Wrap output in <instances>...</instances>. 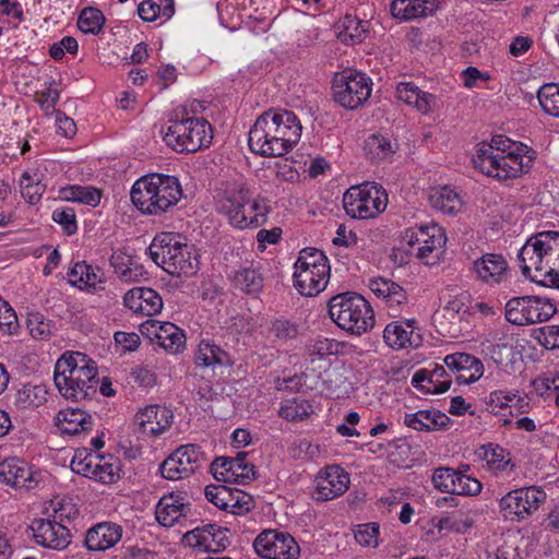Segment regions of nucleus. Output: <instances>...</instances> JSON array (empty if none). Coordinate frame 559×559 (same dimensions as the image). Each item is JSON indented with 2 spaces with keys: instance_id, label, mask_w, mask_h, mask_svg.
I'll list each match as a JSON object with an SVG mask.
<instances>
[{
  "instance_id": "obj_5",
  "label": "nucleus",
  "mask_w": 559,
  "mask_h": 559,
  "mask_svg": "<svg viewBox=\"0 0 559 559\" xmlns=\"http://www.w3.org/2000/svg\"><path fill=\"white\" fill-rule=\"evenodd\" d=\"M218 211L228 218L230 225L245 229L265 224L271 206L265 198H251L249 189L239 186L224 192L218 202Z\"/></svg>"
},
{
  "instance_id": "obj_7",
  "label": "nucleus",
  "mask_w": 559,
  "mask_h": 559,
  "mask_svg": "<svg viewBox=\"0 0 559 559\" xmlns=\"http://www.w3.org/2000/svg\"><path fill=\"white\" fill-rule=\"evenodd\" d=\"M294 269L293 283L300 295L312 297L325 289L331 267L322 251L313 248L302 249Z\"/></svg>"
},
{
  "instance_id": "obj_34",
  "label": "nucleus",
  "mask_w": 559,
  "mask_h": 559,
  "mask_svg": "<svg viewBox=\"0 0 559 559\" xmlns=\"http://www.w3.org/2000/svg\"><path fill=\"white\" fill-rule=\"evenodd\" d=\"M429 203L435 210L450 215L461 211L463 204L459 193L449 186L432 188Z\"/></svg>"
},
{
  "instance_id": "obj_27",
  "label": "nucleus",
  "mask_w": 559,
  "mask_h": 559,
  "mask_svg": "<svg viewBox=\"0 0 559 559\" xmlns=\"http://www.w3.org/2000/svg\"><path fill=\"white\" fill-rule=\"evenodd\" d=\"M450 417L439 409H420L405 414L404 425L417 431H438L448 428Z\"/></svg>"
},
{
  "instance_id": "obj_48",
  "label": "nucleus",
  "mask_w": 559,
  "mask_h": 559,
  "mask_svg": "<svg viewBox=\"0 0 559 559\" xmlns=\"http://www.w3.org/2000/svg\"><path fill=\"white\" fill-rule=\"evenodd\" d=\"M537 98L545 114L559 118V83L544 84L537 92Z\"/></svg>"
},
{
  "instance_id": "obj_15",
  "label": "nucleus",
  "mask_w": 559,
  "mask_h": 559,
  "mask_svg": "<svg viewBox=\"0 0 559 559\" xmlns=\"http://www.w3.org/2000/svg\"><path fill=\"white\" fill-rule=\"evenodd\" d=\"M255 554L264 559H297L300 548L295 538L284 532L265 530L260 533L254 542Z\"/></svg>"
},
{
  "instance_id": "obj_12",
  "label": "nucleus",
  "mask_w": 559,
  "mask_h": 559,
  "mask_svg": "<svg viewBox=\"0 0 559 559\" xmlns=\"http://www.w3.org/2000/svg\"><path fill=\"white\" fill-rule=\"evenodd\" d=\"M371 80L364 73L347 70L337 74L333 81V96L336 103L346 109H357L370 97Z\"/></svg>"
},
{
  "instance_id": "obj_26",
  "label": "nucleus",
  "mask_w": 559,
  "mask_h": 559,
  "mask_svg": "<svg viewBox=\"0 0 559 559\" xmlns=\"http://www.w3.org/2000/svg\"><path fill=\"white\" fill-rule=\"evenodd\" d=\"M122 537V527L112 522H102L92 526L85 536L88 550L104 551L114 547Z\"/></svg>"
},
{
  "instance_id": "obj_55",
  "label": "nucleus",
  "mask_w": 559,
  "mask_h": 559,
  "mask_svg": "<svg viewBox=\"0 0 559 559\" xmlns=\"http://www.w3.org/2000/svg\"><path fill=\"white\" fill-rule=\"evenodd\" d=\"M50 509L52 514L49 515L51 520H56L60 523L71 519H75L79 515V509L72 502V499L66 497H56L50 501Z\"/></svg>"
},
{
  "instance_id": "obj_51",
  "label": "nucleus",
  "mask_w": 559,
  "mask_h": 559,
  "mask_svg": "<svg viewBox=\"0 0 559 559\" xmlns=\"http://www.w3.org/2000/svg\"><path fill=\"white\" fill-rule=\"evenodd\" d=\"M20 188L22 197L31 205L38 204L46 190V186L27 171L23 173L21 176Z\"/></svg>"
},
{
  "instance_id": "obj_49",
  "label": "nucleus",
  "mask_w": 559,
  "mask_h": 559,
  "mask_svg": "<svg viewBox=\"0 0 559 559\" xmlns=\"http://www.w3.org/2000/svg\"><path fill=\"white\" fill-rule=\"evenodd\" d=\"M313 413V406L307 400L293 399L286 401L281 409L280 416L290 421H301Z\"/></svg>"
},
{
  "instance_id": "obj_61",
  "label": "nucleus",
  "mask_w": 559,
  "mask_h": 559,
  "mask_svg": "<svg viewBox=\"0 0 559 559\" xmlns=\"http://www.w3.org/2000/svg\"><path fill=\"white\" fill-rule=\"evenodd\" d=\"M457 485L452 491V495L459 496H477L481 492V483L467 474L461 473V477L456 478Z\"/></svg>"
},
{
  "instance_id": "obj_41",
  "label": "nucleus",
  "mask_w": 559,
  "mask_h": 559,
  "mask_svg": "<svg viewBox=\"0 0 559 559\" xmlns=\"http://www.w3.org/2000/svg\"><path fill=\"white\" fill-rule=\"evenodd\" d=\"M390 9L393 17L404 21L424 17L432 12L423 0H393Z\"/></svg>"
},
{
  "instance_id": "obj_18",
  "label": "nucleus",
  "mask_w": 559,
  "mask_h": 559,
  "mask_svg": "<svg viewBox=\"0 0 559 559\" xmlns=\"http://www.w3.org/2000/svg\"><path fill=\"white\" fill-rule=\"evenodd\" d=\"M227 532L215 524H207L183 534L182 544L203 552H219L229 545Z\"/></svg>"
},
{
  "instance_id": "obj_9",
  "label": "nucleus",
  "mask_w": 559,
  "mask_h": 559,
  "mask_svg": "<svg viewBox=\"0 0 559 559\" xmlns=\"http://www.w3.org/2000/svg\"><path fill=\"white\" fill-rule=\"evenodd\" d=\"M213 139L212 127L204 118L170 119L165 143L179 153H194L207 147Z\"/></svg>"
},
{
  "instance_id": "obj_16",
  "label": "nucleus",
  "mask_w": 559,
  "mask_h": 559,
  "mask_svg": "<svg viewBox=\"0 0 559 559\" xmlns=\"http://www.w3.org/2000/svg\"><path fill=\"white\" fill-rule=\"evenodd\" d=\"M263 115L271 127L270 131L274 133L275 140L280 141V147L284 150V155L289 153L301 136L302 127L297 116L289 110L272 109Z\"/></svg>"
},
{
  "instance_id": "obj_46",
  "label": "nucleus",
  "mask_w": 559,
  "mask_h": 559,
  "mask_svg": "<svg viewBox=\"0 0 559 559\" xmlns=\"http://www.w3.org/2000/svg\"><path fill=\"white\" fill-rule=\"evenodd\" d=\"M95 472H93L92 480L100 484L109 485L116 483L119 475V466L114 456H104L97 454L95 463Z\"/></svg>"
},
{
  "instance_id": "obj_52",
  "label": "nucleus",
  "mask_w": 559,
  "mask_h": 559,
  "mask_svg": "<svg viewBox=\"0 0 559 559\" xmlns=\"http://www.w3.org/2000/svg\"><path fill=\"white\" fill-rule=\"evenodd\" d=\"M97 454L87 449L78 450L71 460L70 467L75 474L92 479L95 472Z\"/></svg>"
},
{
  "instance_id": "obj_60",
  "label": "nucleus",
  "mask_w": 559,
  "mask_h": 559,
  "mask_svg": "<svg viewBox=\"0 0 559 559\" xmlns=\"http://www.w3.org/2000/svg\"><path fill=\"white\" fill-rule=\"evenodd\" d=\"M429 372V385L427 388V392L444 393L450 389L451 379H443L447 376V371L443 366L437 365Z\"/></svg>"
},
{
  "instance_id": "obj_1",
  "label": "nucleus",
  "mask_w": 559,
  "mask_h": 559,
  "mask_svg": "<svg viewBox=\"0 0 559 559\" xmlns=\"http://www.w3.org/2000/svg\"><path fill=\"white\" fill-rule=\"evenodd\" d=\"M518 257L526 278L559 287V231L545 230L531 236Z\"/></svg>"
},
{
  "instance_id": "obj_21",
  "label": "nucleus",
  "mask_w": 559,
  "mask_h": 559,
  "mask_svg": "<svg viewBox=\"0 0 559 559\" xmlns=\"http://www.w3.org/2000/svg\"><path fill=\"white\" fill-rule=\"evenodd\" d=\"M270 129L266 117L262 114L249 131L248 144L251 152L264 157L284 156V150L280 147V141L275 140L274 133Z\"/></svg>"
},
{
  "instance_id": "obj_29",
  "label": "nucleus",
  "mask_w": 559,
  "mask_h": 559,
  "mask_svg": "<svg viewBox=\"0 0 559 559\" xmlns=\"http://www.w3.org/2000/svg\"><path fill=\"white\" fill-rule=\"evenodd\" d=\"M414 320H408L406 322L393 321L386 324L383 330V340L385 344L393 349L418 346L420 336L414 332Z\"/></svg>"
},
{
  "instance_id": "obj_35",
  "label": "nucleus",
  "mask_w": 559,
  "mask_h": 559,
  "mask_svg": "<svg viewBox=\"0 0 559 559\" xmlns=\"http://www.w3.org/2000/svg\"><path fill=\"white\" fill-rule=\"evenodd\" d=\"M399 148L396 141L383 136L381 134H372L365 142L366 156L371 162H388L392 160L394 154Z\"/></svg>"
},
{
  "instance_id": "obj_57",
  "label": "nucleus",
  "mask_w": 559,
  "mask_h": 559,
  "mask_svg": "<svg viewBox=\"0 0 559 559\" xmlns=\"http://www.w3.org/2000/svg\"><path fill=\"white\" fill-rule=\"evenodd\" d=\"M354 537L364 547L378 546L379 524L371 522L357 525L354 530Z\"/></svg>"
},
{
  "instance_id": "obj_2",
  "label": "nucleus",
  "mask_w": 559,
  "mask_h": 559,
  "mask_svg": "<svg viewBox=\"0 0 559 559\" xmlns=\"http://www.w3.org/2000/svg\"><path fill=\"white\" fill-rule=\"evenodd\" d=\"M53 381L67 400H92L99 384L96 362L79 352L66 353L56 362Z\"/></svg>"
},
{
  "instance_id": "obj_30",
  "label": "nucleus",
  "mask_w": 559,
  "mask_h": 559,
  "mask_svg": "<svg viewBox=\"0 0 559 559\" xmlns=\"http://www.w3.org/2000/svg\"><path fill=\"white\" fill-rule=\"evenodd\" d=\"M55 425L61 433L75 436L92 430L93 417L79 407L66 408L58 412Z\"/></svg>"
},
{
  "instance_id": "obj_43",
  "label": "nucleus",
  "mask_w": 559,
  "mask_h": 559,
  "mask_svg": "<svg viewBox=\"0 0 559 559\" xmlns=\"http://www.w3.org/2000/svg\"><path fill=\"white\" fill-rule=\"evenodd\" d=\"M69 283L80 288L87 287L94 290L103 283L100 276L85 262H76L68 272Z\"/></svg>"
},
{
  "instance_id": "obj_23",
  "label": "nucleus",
  "mask_w": 559,
  "mask_h": 559,
  "mask_svg": "<svg viewBox=\"0 0 559 559\" xmlns=\"http://www.w3.org/2000/svg\"><path fill=\"white\" fill-rule=\"evenodd\" d=\"M477 278L488 285L500 284L508 278L509 265L501 254L485 253L473 263Z\"/></svg>"
},
{
  "instance_id": "obj_47",
  "label": "nucleus",
  "mask_w": 559,
  "mask_h": 559,
  "mask_svg": "<svg viewBox=\"0 0 559 559\" xmlns=\"http://www.w3.org/2000/svg\"><path fill=\"white\" fill-rule=\"evenodd\" d=\"M247 452H239L234 457L229 483L245 485L255 478V466L247 461Z\"/></svg>"
},
{
  "instance_id": "obj_31",
  "label": "nucleus",
  "mask_w": 559,
  "mask_h": 559,
  "mask_svg": "<svg viewBox=\"0 0 559 559\" xmlns=\"http://www.w3.org/2000/svg\"><path fill=\"white\" fill-rule=\"evenodd\" d=\"M369 288L378 298L383 299L393 312L397 311L399 307L407 300L404 288L385 277L371 278Z\"/></svg>"
},
{
  "instance_id": "obj_59",
  "label": "nucleus",
  "mask_w": 559,
  "mask_h": 559,
  "mask_svg": "<svg viewBox=\"0 0 559 559\" xmlns=\"http://www.w3.org/2000/svg\"><path fill=\"white\" fill-rule=\"evenodd\" d=\"M52 221L59 224L67 235H73L78 230L75 212L71 207L55 210Z\"/></svg>"
},
{
  "instance_id": "obj_8",
  "label": "nucleus",
  "mask_w": 559,
  "mask_h": 559,
  "mask_svg": "<svg viewBox=\"0 0 559 559\" xmlns=\"http://www.w3.org/2000/svg\"><path fill=\"white\" fill-rule=\"evenodd\" d=\"M492 146H480L473 158L474 167L484 175L493 177L497 180H508L521 177L532 166L533 157L522 154L523 148L518 152L498 154Z\"/></svg>"
},
{
  "instance_id": "obj_10",
  "label": "nucleus",
  "mask_w": 559,
  "mask_h": 559,
  "mask_svg": "<svg viewBox=\"0 0 559 559\" xmlns=\"http://www.w3.org/2000/svg\"><path fill=\"white\" fill-rule=\"evenodd\" d=\"M388 193L376 182L352 186L343 195L344 210L353 218H374L385 211Z\"/></svg>"
},
{
  "instance_id": "obj_22",
  "label": "nucleus",
  "mask_w": 559,
  "mask_h": 559,
  "mask_svg": "<svg viewBox=\"0 0 559 559\" xmlns=\"http://www.w3.org/2000/svg\"><path fill=\"white\" fill-rule=\"evenodd\" d=\"M123 305L136 314L152 317L163 309V299L152 288L134 287L124 294Z\"/></svg>"
},
{
  "instance_id": "obj_14",
  "label": "nucleus",
  "mask_w": 559,
  "mask_h": 559,
  "mask_svg": "<svg viewBox=\"0 0 559 559\" xmlns=\"http://www.w3.org/2000/svg\"><path fill=\"white\" fill-rule=\"evenodd\" d=\"M206 459L197 444H186L174 451L159 466L160 475L170 480L189 477L199 469Z\"/></svg>"
},
{
  "instance_id": "obj_50",
  "label": "nucleus",
  "mask_w": 559,
  "mask_h": 559,
  "mask_svg": "<svg viewBox=\"0 0 559 559\" xmlns=\"http://www.w3.org/2000/svg\"><path fill=\"white\" fill-rule=\"evenodd\" d=\"M105 16L99 9L85 8L82 10L78 27L85 34H99L105 24Z\"/></svg>"
},
{
  "instance_id": "obj_25",
  "label": "nucleus",
  "mask_w": 559,
  "mask_h": 559,
  "mask_svg": "<svg viewBox=\"0 0 559 559\" xmlns=\"http://www.w3.org/2000/svg\"><path fill=\"white\" fill-rule=\"evenodd\" d=\"M444 365L451 370L461 372L456 380L462 383H473L484 373L483 362L475 356L466 353H454L443 359Z\"/></svg>"
},
{
  "instance_id": "obj_24",
  "label": "nucleus",
  "mask_w": 559,
  "mask_h": 559,
  "mask_svg": "<svg viewBox=\"0 0 559 559\" xmlns=\"http://www.w3.org/2000/svg\"><path fill=\"white\" fill-rule=\"evenodd\" d=\"M190 513V504L185 502V498L180 493H169L163 496L155 510L157 522L165 526L171 527L180 522L181 518H187Z\"/></svg>"
},
{
  "instance_id": "obj_17",
  "label": "nucleus",
  "mask_w": 559,
  "mask_h": 559,
  "mask_svg": "<svg viewBox=\"0 0 559 559\" xmlns=\"http://www.w3.org/2000/svg\"><path fill=\"white\" fill-rule=\"evenodd\" d=\"M349 474L338 465H330L320 471L316 477V501H329L342 496L349 487Z\"/></svg>"
},
{
  "instance_id": "obj_6",
  "label": "nucleus",
  "mask_w": 559,
  "mask_h": 559,
  "mask_svg": "<svg viewBox=\"0 0 559 559\" xmlns=\"http://www.w3.org/2000/svg\"><path fill=\"white\" fill-rule=\"evenodd\" d=\"M328 306L331 320L353 335H361L374 325L373 309L358 293L337 294L330 298Z\"/></svg>"
},
{
  "instance_id": "obj_45",
  "label": "nucleus",
  "mask_w": 559,
  "mask_h": 559,
  "mask_svg": "<svg viewBox=\"0 0 559 559\" xmlns=\"http://www.w3.org/2000/svg\"><path fill=\"white\" fill-rule=\"evenodd\" d=\"M175 13L174 0H162L158 4L154 1L146 0L139 4L138 14L144 22H153L158 16L169 20Z\"/></svg>"
},
{
  "instance_id": "obj_20",
  "label": "nucleus",
  "mask_w": 559,
  "mask_h": 559,
  "mask_svg": "<svg viewBox=\"0 0 559 559\" xmlns=\"http://www.w3.org/2000/svg\"><path fill=\"white\" fill-rule=\"evenodd\" d=\"M173 412L159 405H148L140 409L133 418L136 431L143 436L157 437L173 424Z\"/></svg>"
},
{
  "instance_id": "obj_33",
  "label": "nucleus",
  "mask_w": 559,
  "mask_h": 559,
  "mask_svg": "<svg viewBox=\"0 0 559 559\" xmlns=\"http://www.w3.org/2000/svg\"><path fill=\"white\" fill-rule=\"evenodd\" d=\"M445 241L447 237L441 226L438 224L425 225V238L416 253L417 258L426 260L427 264L435 263V261H429V259H439Z\"/></svg>"
},
{
  "instance_id": "obj_42",
  "label": "nucleus",
  "mask_w": 559,
  "mask_h": 559,
  "mask_svg": "<svg viewBox=\"0 0 559 559\" xmlns=\"http://www.w3.org/2000/svg\"><path fill=\"white\" fill-rule=\"evenodd\" d=\"M159 337L158 345L169 353H179L183 350L186 345V334L176 324L171 322L162 323L158 325Z\"/></svg>"
},
{
  "instance_id": "obj_62",
  "label": "nucleus",
  "mask_w": 559,
  "mask_h": 559,
  "mask_svg": "<svg viewBox=\"0 0 559 559\" xmlns=\"http://www.w3.org/2000/svg\"><path fill=\"white\" fill-rule=\"evenodd\" d=\"M17 326V317L11 306L0 298V333L12 334Z\"/></svg>"
},
{
  "instance_id": "obj_40",
  "label": "nucleus",
  "mask_w": 559,
  "mask_h": 559,
  "mask_svg": "<svg viewBox=\"0 0 559 559\" xmlns=\"http://www.w3.org/2000/svg\"><path fill=\"white\" fill-rule=\"evenodd\" d=\"M195 364L210 367L215 365L227 366L231 365L233 361L229 355L219 346L209 341H202L195 354Z\"/></svg>"
},
{
  "instance_id": "obj_4",
  "label": "nucleus",
  "mask_w": 559,
  "mask_h": 559,
  "mask_svg": "<svg viewBox=\"0 0 559 559\" xmlns=\"http://www.w3.org/2000/svg\"><path fill=\"white\" fill-rule=\"evenodd\" d=\"M148 251L152 260L173 276L188 277L199 270L197 249L181 242L176 234L163 233L155 236Z\"/></svg>"
},
{
  "instance_id": "obj_19",
  "label": "nucleus",
  "mask_w": 559,
  "mask_h": 559,
  "mask_svg": "<svg viewBox=\"0 0 559 559\" xmlns=\"http://www.w3.org/2000/svg\"><path fill=\"white\" fill-rule=\"evenodd\" d=\"M35 543L41 547L63 550L71 543V532L67 525L56 520H35L31 526Z\"/></svg>"
},
{
  "instance_id": "obj_64",
  "label": "nucleus",
  "mask_w": 559,
  "mask_h": 559,
  "mask_svg": "<svg viewBox=\"0 0 559 559\" xmlns=\"http://www.w3.org/2000/svg\"><path fill=\"white\" fill-rule=\"evenodd\" d=\"M537 340L547 349L559 348V325L550 324L540 328Z\"/></svg>"
},
{
  "instance_id": "obj_38",
  "label": "nucleus",
  "mask_w": 559,
  "mask_h": 559,
  "mask_svg": "<svg viewBox=\"0 0 559 559\" xmlns=\"http://www.w3.org/2000/svg\"><path fill=\"white\" fill-rule=\"evenodd\" d=\"M231 281L235 288L253 296L258 295L264 286L263 275L251 266L237 270Z\"/></svg>"
},
{
  "instance_id": "obj_44",
  "label": "nucleus",
  "mask_w": 559,
  "mask_h": 559,
  "mask_svg": "<svg viewBox=\"0 0 559 559\" xmlns=\"http://www.w3.org/2000/svg\"><path fill=\"white\" fill-rule=\"evenodd\" d=\"M47 391L41 385L25 384L15 396V406L20 409H29L43 405L47 397Z\"/></svg>"
},
{
  "instance_id": "obj_28",
  "label": "nucleus",
  "mask_w": 559,
  "mask_h": 559,
  "mask_svg": "<svg viewBox=\"0 0 559 559\" xmlns=\"http://www.w3.org/2000/svg\"><path fill=\"white\" fill-rule=\"evenodd\" d=\"M0 480L14 488L33 489L36 486L29 467L17 459H8L0 464Z\"/></svg>"
},
{
  "instance_id": "obj_32",
  "label": "nucleus",
  "mask_w": 559,
  "mask_h": 559,
  "mask_svg": "<svg viewBox=\"0 0 559 559\" xmlns=\"http://www.w3.org/2000/svg\"><path fill=\"white\" fill-rule=\"evenodd\" d=\"M396 96L407 105L414 106L418 111L427 115L432 111L436 96L419 90L413 82H401L396 86Z\"/></svg>"
},
{
  "instance_id": "obj_54",
  "label": "nucleus",
  "mask_w": 559,
  "mask_h": 559,
  "mask_svg": "<svg viewBox=\"0 0 559 559\" xmlns=\"http://www.w3.org/2000/svg\"><path fill=\"white\" fill-rule=\"evenodd\" d=\"M206 499L218 509L228 511L234 508L233 490L224 485H210L205 487Z\"/></svg>"
},
{
  "instance_id": "obj_37",
  "label": "nucleus",
  "mask_w": 559,
  "mask_h": 559,
  "mask_svg": "<svg viewBox=\"0 0 559 559\" xmlns=\"http://www.w3.org/2000/svg\"><path fill=\"white\" fill-rule=\"evenodd\" d=\"M476 456L486 462L491 472H502L510 464V453L499 444L487 443L475 451Z\"/></svg>"
},
{
  "instance_id": "obj_63",
  "label": "nucleus",
  "mask_w": 559,
  "mask_h": 559,
  "mask_svg": "<svg viewBox=\"0 0 559 559\" xmlns=\"http://www.w3.org/2000/svg\"><path fill=\"white\" fill-rule=\"evenodd\" d=\"M471 295L467 292H462L447 302L444 309L459 316L469 313L471 310Z\"/></svg>"
},
{
  "instance_id": "obj_58",
  "label": "nucleus",
  "mask_w": 559,
  "mask_h": 559,
  "mask_svg": "<svg viewBox=\"0 0 559 559\" xmlns=\"http://www.w3.org/2000/svg\"><path fill=\"white\" fill-rule=\"evenodd\" d=\"M454 475H456V469L452 467L435 468L431 477L433 487L441 492L452 495L455 489L452 483Z\"/></svg>"
},
{
  "instance_id": "obj_13",
  "label": "nucleus",
  "mask_w": 559,
  "mask_h": 559,
  "mask_svg": "<svg viewBox=\"0 0 559 559\" xmlns=\"http://www.w3.org/2000/svg\"><path fill=\"white\" fill-rule=\"evenodd\" d=\"M546 500V492L535 486L519 488L509 491L499 501L502 516L512 522H521L534 512Z\"/></svg>"
},
{
  "instance_id": "obj_56",
  "label": "nucleus",
  "mask_w": 559,
  "mask_h": 559,
  "mask_svg": "<svg viewBox=\"0 0 559 559\" xmlns=\"http://www.w3.org/2000/svg\"><path fill=\"white\" fill-rule=\"evenodd\" d=\"M26 325L29 334L37 340H47L51 335L52 324L40 312H31Z\"/></svg>"
},
{
  "instance_id": "obj_53",
  "label": "nucleus",
  "mask_w": 559,
  "mask_h": 559,
  "mask_svg": "<svg viewBox=\"0 0 559 559\" xmlns=\"http://www.w3.org/2000/svg\"><path fill=\"white\" fill-rule=\"evenodd\" d=\"M270 334L284 344L298 337L299 325L286 319H276L271 322Z\"/></svg>"
},
{
  "instance_id": "obj_3",
  "label": "nucleus",
  "mask_w": 559,
  "mask_h": 559,
  "mask_svg": "<svg viewBox=\"0 0 559 559\" xmlns=\"http://www.w3.org/2000/svg\"><path fill=\"white\" fill-rule=\"evenodd\" d=\"M130 195L143 214L158 216L177 205L182 188L177 177L154 173L136 180Z\"/></svg>"
},
{
  "instance_id": "obj_36",
  "label": "nucleus",
  "mask_w": 559,
  "mask_h": 559,
  "mask_svg": "<svg viewBox=\"0 0 559 559\" xmlns=\"http://www.w3.org/2000/svg\"><path fill=\"white\" fill-rule=\"evenodd\" d=\"M100 191L90 186L70 185L58 190V199L67 202H76L96 207L100 202Z\"/></svg>"
},
{
  "instance_id": "obj_39",
  "label": "nucleus",
  "mask_w": 559,
  "mask_h": 559,
  "mask_svg": "<svg viewBox=\"0 0 559 559\" xmlns=\"http://www.w3.org/2000/svg\"><path fill=\"white\" fill-rule=\"evenodd\" d=\"M341 27L338 37L346 45L362 43L369 32V23L367 21L359 20L350 14L344 16Z\"/></svg>"
},
{
  "instance_id": "obj_11",
  "label": "nucleus",
  "mask_w": 559,
  "mask_h": 559,
  "mask_svg": "<svg viewBox=\"0 0 559 559\" xmlns=\"http://www.w3.org/2000/svg\"><path fill=\"white\" fill-rule=\"evenodd\" d=\"M557 309L548 299L522 296L509 299L504 307L506 320L514 325H530L549 320Z\"/></svg>"
}]
</instances>
